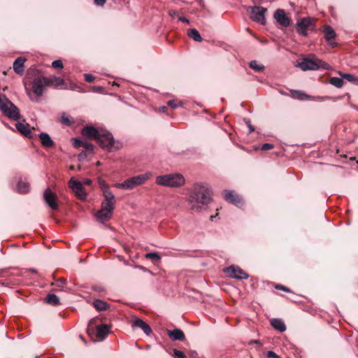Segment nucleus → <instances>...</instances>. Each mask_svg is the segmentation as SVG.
<instances>
[{"label": "nucleus", "mask_w": 358, "mask_h": 358, "mask_svg": "<svg viewBox=\"0 0 358 358\" xmlns=\"http://www.w3.org/2000/svg\"><path fill=\"white\" fill-rule=\"evenodd\" d=\"M187 202L189 209L199 213L207 208L211 201V192L207 185L198 183L191 189Z\"/></svg>", "instance_id": "f257e3e1"}, {"label": "nucleus", "mask_w": 358, "mask_h": 358, "mask_svg": "<svg viewBox=\"0 0 358 358\" xmlns=\"http://www.w3.org/2000/svg\"><path fill=\"white\" fill-rule=\"evenodd\" d=\"M101 208L96 213V218L101 222L110 219L115 207V196L112 192H106Z\"/></svg>", "instance_id": "f03ea898"}, {"label": "nucleus", "mask_w": 358, "mask_h": 358, "mask_svg": "<svg viewBox=\"0 0 358 358\" xmlns=\"http://www.w3.org/2000/svg\"><path fill=\"white\" fill-rule=\"evenodd\" d=\"M295 66L299 67L303 71L329 69V65L327 63L316 58L313 55H310L307 58H303L301 60H298Z\"/></svg>", "instance_id": "7ed1b4c3"}, {"label": "nucleus", "mask_w": 358, "mask_h": 358, "mask_svg": "<svg viewBox=\"0 0 358 358\" xmlns=\"http://www.w3.org/2000/svg\"><path fill=\"white\" fill-rule=\"evenodd\" d=\"M156 183L162 186L178 187L185 183V180L182 175L172 173L157 176Z\"/></svg>", "instance_id": "20e7f679"}, {"label": "nucleus", "mask_w": 358, "mask_h": 358, "mask_svg": "<svg viewBox=\"0 0 358 358\" xmlns=\"http://www.w3.org/2000/svg\"><path fill=\"white\" fill-rule=\"evenodd\" d=\"M0 110L10 119L17 120L20 119V112L15 106L5 95H0Z\"/></svg>", "instance_id": "39448f33"}, {"label": "nucleus", "mask_w": 358, "mask_h": 358, "mask_svg": "<svg viewBox=\"0 0 358 358\" xmlns=\"http://www.w3.org/2000/svg\"><path fill=\"white\" fill-rule=\"evenodd\" d=\"M150 176V174L148 173L138 175L127 179L122 183H115L114 186L119 189H132L135 187L145 183Z\"/></svg>", "instance_id": "423d86ee"}, {"label": "nucleus", "mask_w": 358, "mask_h": 358, "mask_svg": "<svg viewBox=\"0 0 358 358\" xmlns=\"http://www.w3.org/2000/svg\"><path fill=\"white\" fill-rule=\"evenodd\" d=\"M47 86H48L47 77L35 78L32 82V92L37 97L41 96Z\"/></svg>", "instance_id": "0eeeda50"}, {"label": "nucleus", "mask_w": 358, "mask_h": 358, "mask_svg": "<svg viewBox=\"0 0 358 358\" xmlns=\"http://www.w3.org/2000/svg\"><path fill=\"white\" fill-rule=\"evenodd\" d=\"M97 141L101 147L107 148L110 151H112L115 147L114 138L110 133L101 130Z\"/></svg>", "instance_id": "6e6552de"}, {"label": "nucleus", "mask_w": 358, "mask_h": 358, "mask_svg": "<svg viewBox=\"0 0 358 358\" xmlns=\"http://www.w3.org/2000/svg\"><path fill=\"white\" fill-rule=\"evenodd\" d=\"M69 187L71 189L75 195L80 200H85L87 194L83 187V184L73 178L69 182Z\"/></svg>", "instance_id": "1a4fd4ad"}, {"label": "nucleus", "mask_w": 358, "mask_h": 358, "mask_svg": "<svg viewBox=\"0 0 358 358\" xmlns=\"http://www.w3.org/2000/svg\"><path fill=\"white\" fill-rule=\"evenodd\" d=\"M224 273L232 278L236 279H246L248 275L239 267L235 266H230L224 269Z\"/></svg>", "instance_id": "9d476101"}, {"label": "nucleus", "mask_w": 358, "mask_h": 358, "mask_svg": "<svg viewBox=\"0 0 358 358\" xmlns=\"http://www.w3.org/2000/svg\"><path fill=\"white\" fill-rule=\"evenodd\" d=\"M267 9L261 6H254L252 8L250 17L252 20L260 23L266 24L265 13Z\"/></svg>", "instance_id": "9b49d317"}, {"label": "nucleus", "mask_w": 358, "mask_h": 358, "mask_svg": "<svg viewBox=\"0 0 358 358\" xmlns=\"http://www.w3.org/2000/svg\"><path fill=\"white\" fill-rule=\"evenodd\" d=\"M57 198V195L49 188L46 189L43 192V199L45 203L52 210L58 208Z\"/></svg>", "instance_id": "f8f14e48"}, {"label": "nucleus", "mask_w": 358, "mask_h": 358, "mask_svg": "<svg viewBox=\"0 0 358 358\" xmlns=\"http://www.w3.org/2000/svg\"><path fill=\"white\" fill-rule=\"evenodd\" d=\"M224 199L236 206L243 204L242 199L232 190H224L222 193Z\"/></svg>", "instance_id": "ddd939ff"}, {"label": "nucleus", "mask_w": 358, "mask_h": 358, "mask_svg": "<svg viewBox=\"0 0 358 358\" xmlns=\"http://www.w3.org/2000/svg\"><path fill=\"white\" fill-rule=\"evenodd\" d=\"M274 18L275 20L283 27H288L290 24V19L287 16L283 9H278L275 11Z\"/></svg>", "instance_id": "4468645a"}, {"label": "nucleus", "mask_w": 358, "mask_h": 358, "mask_svg": "<svg viewBox=\"0 0 358 358\" xmlns=\"http://www.w3.org/2000/svg\"><path fill=\"white\" fill-rule=\"evenodd\" d=\"M312 20L310 17H305L296 23V30L302 36L307 35V29L310 26Z\"/></svg>", "instance_id": "2eb2a0df"}, {"label": "nucleus", "mask_w": 358, "mask_h": 358, "mask_svg": "<svg viewBox=\"0 0 358 358\" xmlns=\"http://www.w3.org/2000/svg\"><path fill=\"white\" fill-rule=\"evenodd\" d=\"M132 329L140 328L147 336L152 334L150 327L140 318H136L131 323Z\"/></svg>", "instance_id": "dca6fc26"}, {"label": "nucleus", "mask_w": 358, "mask_h": 358, "mask_svg": "<svg viewBox=\"0 0 358 358\" xmlns=\"http://www.w3.org/2000/svg\"><path fill=\"white\" fill-rule=\"evenodd\" d=\"M324 38L328 44L331 47H335L337 43L334 41L336 37V32L330 26H325L324 28Z\"/></svg>", "instance_id": "f3484780"}, {"label": "nucleus", "mask_w": 358, "mask_h": 358, "mask_svg": "<svg viewBox=\"0 0 358 358\" xmlns=\"http://www.w3.org/2000/svg\"><path fill=\"white\" fill-rule=\"evenodd\" d=\"M100 132L101 131L94 128V127L86 126L83 129L81 134L83 136L87 138L97 140V138L99 136Z\"/></svg>", "instance_id": "a211bd4d"}, {"label": "nucleus", "mask_w": 358, "mask_h": 358, "mask_svg": "<svg viewBox=\"0 0 358 358\" xmlns=\"http://www.w3.org/2000/svg\"><path fill=\"white\" fill-rule=\"evenodd\" d=\"M17 130L22 134L23 136L31 138L32 134L29 128V124L25 122H17L15 124Z\"/></svg>", "instance_id": "6ab92c4d"}, {"label": "nucleus", "mask_w": 358, "mask_h": 358, "mask_svg": "<svg viewBox=\"0 0 358 358\" xmlns=\"http://www.w3.org/2000/svg\"><path fill=\"white\" fill-rule=\"evenodd\" d=\"M167 334L173 341H182L185 339L184 332L178 328H176L173 330H167Z\"/></svg>", "instance_id": "aec40b11"}, {"label": "nucleus", "mask_w": 358, "mask_h": 358, "mask_svg": "<svg viewBox=\"0 0 358 358\" xmlns=\"http://www.w3.org/2000/svg\"><path fill=\"white\" fill-rule=\"evenodd\" d=\"M26 59L23 57H17L13 62V67L14 71L18 74L22 75L24 72V64Z\"/></svg>", "instance_id": "412c9836"}, {"label": "nucleus", "mask_w": 358, "mask_h": 358, "mask_svg": "<svg viewBox=\"0 0 358 358\" xmlns=\"http://www.w3.org/2000/svg\"><path fill=\"white\" fill-rule=\"evenodd\" d=\"M17 275H21L24 278H36L38 276V271L35 268L22 269L17 271L15 273Z\"/></svg>", "instance_id": "4be33fe9"}, {"label": "nucleus", "mask_w": 358, "mask_h": 358, "mask_svg": "<svg viewBox=\"0 0 358 358\" xmlns=\"http://www.w3.org/2000/svg\"><path fill=\"white\" fill-rule=\"evenodd\" d=\"M72 141L73 146L76 148L83 147L90 152H92L94 150V145L86 141H82L78 138H72Z\"/></svg>", "instance_id": "5701e85b"}, {"label": "nucleus", "mask_w": 358, "mask_h": 358, "mask_svg": "<svg viewBox=\"0 0 358 358\" xmlns=\"http://www.w3.org/2000/svg\"><path fill=\"white\" fill-rule=\"evenodd\" d=\"M109 333V326L107 324H101L96 328V337L101 340L105 339Z\"/></svg>", "instance_id": "b1692460"}, {"label": "nucleus", "mask_w": 358, "mask_h": 358, "mask_svg": "<svg viewBox=\"0 0 358 358\" xmlns=\"http://www.w3.org/2000/svg\"><path fill=\"white\" fill-rule=\"evenodd\" d=\"M42 145L46 148L54 145V141L47 133L42 132L38 135Z\"/></svg>", "instance_id": "393cba45"}, {"label": "nucleus", "mask_w": 358, "mask_h": 358, "mask_svg": "<svg viewBox=\"0 0 358 358\" xmlns=\"http://www.w3.org/2000/svg\"><path fill=\"white\" fill-rule=\"evenodd\" d=\"M271 326L280 332H284L286 330V326L284 322L278 318H273L271 320Z\"/></svg>", "instance_id": "a878e982"}, {"label": "nucleus", "mask_w": 358, "mask_h": 358, "mask_svg": "<svg viewBox=\"0 0 358 358\" xmlns=\"http://www.w3.org/2000/svg\"><path fill=\"white\" fill-rule=\"evenodd\" d=\"M44 301L51 306H57L60 304L59 297L54 294H48L44 299Z\"/></svg>", "instance_id": "bb28decb"}, {"label": "nucleus", "mask_w": 358, "mask_h": 358, "mask_svg": "<svg viewBox=\"0 0 358 358\" xmlns=\"http://www.w3.org/2000/svg\"><path fill=\"white\" fill-rule=\"evenodd\" d=\"M64 84V80L59 77L51 76V77L48 78V86L58 87V86L62 85Z\"/></svg>", "instance_id": "cd10ccee"}, {"label": "nucleus", "mask_w": 358, "mask_h": 358, "mask_svg": "<svg viewBox=\"0 0 358 358\" xmlns=\"http://www.w3.org/2000/svg\"><path fill=\"white\" fill-rule=\"evenodd\" d=\"M94 307L99 311L105 310L108 308V304L102 300L96 299L93 302Z\"/></svg>", "instance_id": "c85d7f7f"}, {"label": "nucleus", "mask_w": 358, "mask_h": 358, "mask_svg": "<svg viewBox=\"0 0 358 358\" xmlns=\"http://www.w3.org/2000/svg\"><path fill=\"white\" fill-rule=\"evenodd\" d=\"M187 35L189 37H190L196 42H201L203 40L199 32L196 29H189V31L187 32Z\"/></svg>", "instance_id": "c756f323"}, {"label": "nucleus", "mask_w": 358, "mask_h": 358, "mask_svg": "<svg viewBox=\"0 0 358 358\" xmlns=\"http://www.w3.org/2000/svg\"><path fill=\"white\" fill-rule=\"evenodd\" d=\"M338 73L341 76V77H342V78L346 79L350 83H353L358 85V77H356L354 75L350 73H343L341 71H339Z\"/></svg>", "instance_id": "7c9ffc66"}, {"label": "nucleus", "mask_w": 358, "mask_h": 358, "mask_svg": "<svg viewBox=\"0 0 358 358\" xmlns=\"http://www.w3.org/2000/svg\"><path fill=\"white\" fill-rule=\"evenodd\" d=\"M288 295H282V296L285 297L287 299L294 302V303H299L301 302V296L296 294L295 292H287Z\"/></svg>", "instance_id": "2f4dec72"}, {"label": "nucleus", "mask_w": 358, "mask_h": 358, "mask_svg": "<svg viewBox=\"0 0 358 358\" xmlns=\"http://www.w3.org/2000/svg\"><path fill=\"white\" fill-rule=\"evenodd\" d=\"M329 83L331 85H332L338 88H341L343 85V80L342 77L341 78L332 77V78H331Z\"/></svg>", "instance_id": "473e14b6"}, {"label": "nucleus", "mask_w": 358, "mask_h": 358, "mask_svg": "<svg viewBox=\"0 0 358 358\" xmlns=\"http://www.w3.org/2000/svg\"><path fill=\"white\" fill-rule=\"evenodd\" d=\"M29 190V185L25 182H19L17 184V192L20 193H27Z\"/></svg>", "instance_id": "72a5a7b5"}, {"label": "nucleus", "mask_w": 358, "mask_h": 358, "mask_svg": "<svg viewBox=\"0 0 358 358\" xmlns=\"http://www.w3.org/2000/svg\"><path fill=\"white\" fill-rule=\"evenodd\" d=\"M249 66L257 72L262 71L264 69V66L259 64L257 61H251L249 63Z\"/></svg>", "instance_id": "f704fd0d"}, {"label": "nucleus", "mask_w": 358, "mask_h": 358, "mask_svg": "<svg viewBox=\"0 0 358 358\" xmlns=\"http://www.w3.org/2000/svg\"><path fill=\"white\" fill-rule=\"evenodd\" d=\"M99 184L100 187L103 192V195H105L106 192H111L109 189L108 185L106 184V182L104 180H99Z\"/></svg>", "instance_id": "c9c22d12"}, {"label": "nucleus", "mask_w": 358, "mask_h": 358, "mask_svg": "<svg viewBox=\"0 0 358 358\" xmlns=\"http://www.w3.org/2000/svg\"><path fill=\"white\" fill-rule=\"evenodd\" d=\"M145 258L149 259L159 260L161 259L159 255L157 252H150L145 255Z\"/></svg>", "instance_id": "e433bc0d"}, {"label": "nucleus", "mask_w": 358, "mask_h": 358, "mask_svg": "<svg viewBox=\"0 0 358 358\" xmlns=\"http://www.w3.org/2000/svg\"><path fill=\"white\" fill-rule=\"evenodd\" d=\"M173 352V356L174 357V358H187L185 353L180 350L174 349Z\"/></svg>", "instance_id": "4c0bfd02"}, {"label": "nucleus", "mask_w": 358, "mask_h": 358, "mask_svg": "<svg viewBox=\"0 0 358 358\" xmlns=\"http://www.w3.org/2000/svg\"><path fill=\"white\" fill-rule=\"evenodd\" d=\"M52 66L55 68V69H63V64H62V60L60 59H57V60H55L52 62Z\"/></svg>", "instance_id": "58836bf2"}, {"label": "nucleus", "mask_w": 358, "mask_h": 358, "mask_svg": "<svg viewBox=\"0 0 358 358\" xmlns=\"http://www.w3.org/2000/svg\"><path fill=\"white\" fill-rule=\"evenodd\" d=\"M61 122L66 125H69L71 123L69 117L65 114H63L61 116Z\"/></svg>", "instance_id": "ea45409f"}, {"label": "nucleus", "mask_w": 358, "mask_h": 358, "mask_svg": "<svg viewBox=\"0 0 358 358\" xmlns=\"http://www.w3.org/2000/svg\"><path fill=\"white\" fill-rule=\"evenodd\" d=\"M330 99H335V98H332V97L327 96H318L315 98V100L318 101H324L330 100Z\"/></svg>", "instance_id": "a19ab883"}, {"label": "nucleus", "mask_w": 358, "mask_h": 358, "mask_svg": "<svg viewBox=\"0 0 358 358\" xmlns=\"http://www.w3.org/2000/svg\"><path fill=\"white\" fill-rule=\"evenodd\" d=\"M266 356L268 358H280L279 355H278L275 352L271 350L266 352Z\"/></svg>", "instance_id": "79ce46f5"}, {"label": "nucleus", "mask_w": 358, "mask_h": 358, "mask_svg": "<svg viewBox=\"0 0 358 358\" xmlns=\"http://www.w3.org/2000/svg\"><path fill=\"white\" fill-rule=\"evenodd\" d=\"M273 148V145L271 144V143H264L262 146V150H271Z\"/></svg>", "instance_id": "37998d69"}, {"label": "nucleus", "mask_w": 358, "mask_h": 358, "mask_svg": "<svg viewBox=\"0 0 358 358\" xmlns=\"http://www.w3.org/2000/svg\"><path fill=\"white\" fill-rule=\"evenodd\" d=\"M85 79L87 82L91 83L94 80V77L90 73H85Z\"/></svg>", "instance_id": "c03bdc74"}, {"label": "nucleus", "mask_w": 358, "mask_h": 358, "mask_svg": "<svg viewBox=\"0 0 358 358\" xmlns=\"http://www.w3.org/2000/svg\"><path fill=\"white\" fill-rule=\"evenodd\" d=\"M167 104L172 108H178V105L176 103L175 100H170L167 102Z\"/></svg>", "instance_id": "a18cd8bd"}, {"label": "nucleus", "mask_w": 358, "mask_h": 358, "mask_svg": "<svg viewBox=\"0 0 358 358\" xmlns=\"http://www.w3.org/2000/svg\"><path fill=\"white\" fill-rule=\"evenodd\" d=\"M66 282V279L64 278H60L59 280H58L56 282H55V285H57V286L60 287H63V285L65 284Z\"/></svg>", "instance_id": "49530a36"}, {"label": "nucleus", "mask_w": 358, "mask_h": 358, "mask_svg": "<svg viewBox=\"0 0 358 358\" xmlns=\"http://www.w3.org/2000/svg\"><path fill=\"white\" fill-rule=\"evenodd\" d=\"M274 288L277 289H280L282 291H285V292H287V291H290L288 288L282 286V285H276L274 286Z\"/></svg>", "instance_id": "de8ad7c7"}, {"label": "nucleus", "mask_w": 358, "mask_h": 358, "mask_svg": "<svg viewBox=\"0 0 358 358\" xmlns=\"http://www.w3.org/2000/svg\"><path fill=\"white\" fill-rule=\"evenodd\" d=\"M94 3L97 6H103L106 3V0H94Z\"/></svg>", "instance_id": "09e8293b"}, {"label": "nucleus", "mask_w": 358, "mask_h": 358, "mask_svg": "<svg viewBox=\"0 0 358 358\" xmlns=\"http://www.w3.org/2000/svg\"><path fill=\"white\" fill-rule=\"evenodd\" d=\"M247 125H248V127L249 128V133L250 134L255 131V127L250 124L249 120L247 121Z\"/></svg>", "instance_id": "8fccbe9b"}, {"label": "nucleus", "mask_w": 358, "mask_h": 358, "mask_svg": "<svg viewBox=\"0 0 358 358\" xmlns=\"http://www.w3.org/2000/svg\"><path fill=\"white\" fill-rule=\"evenodd\" d=\"M178 20L179 21H181V22H183L185 23H187V24H189V21L187 18H186L185 17H180L178 18Z\"/></svg>", "instance_id": "3c124183"}, {"label": "nucleus", "mask_w": 358, "mask_h": 358, "mask_svg": "<svg viewBox=\"0 0 358 358\" xmlns=\"http://www.w3.org/2000/svg\"><path fill=\"white\" fill-rule=\"evenodd\" d=\"M86 157V152H81L79 155H78V158L80 160H82L84 159V157Z\"/></svg>", "instance_id": "603ef678"}, {"label": "nucleus", "mask_w": 358, "mask_h": 358, "mask_svg": "<svg viewBox=\"0 0 358 358\" xmlns=\"http://www.w3.org/2000/svg\"><path fill=\"white\" fill-rule=\"evenodd\" d=\"M169 14L171 17H174L177 14V11L171 10L169 11Z\"/></svg>", "instance_id": "864d4df0"}, {"label": "nucleus", "mask_w": 358, "mask_h": 358, "mask_svg": "<svg viewBox=\"0 0 358 358\" xmlns=\"http://www.w3.org/2000/svg\"><path fill=\"white\" fill-rule=\"evenodd\" d=\"M92 183V181L89 179H87L84 181V184L87 185H90Z\"/></svg>", "instance_id": "5fc2aeb1"}, {"label": "nucleus", "mask_w": 358, "mask_h": 358, "mask_svg": "<svg viewBox=\"0 0 358 358\" xmlns=\"http://www.w3.org/2000/svg\"><path fill=\"white\" fill-rule=\"evenodd\" d=\"M191 355H192V357H196L197 356V353H196V351H192V352H191Z\"/></svg>", "instance_id": "6e6d98bb"}, {"label": "nucleus", "mask_w": 358, "mask_h": 358, "mask_svg": "<svg viewBox=\"0 0 358 358\" xmlns=\"http://www.w3.org/2000/svg\"><path fill=\"white\" fill-rule=\"evenodd\" d=\"M166 110V106H162V107H160V110L162 112H165Z\"/></svg>", "instance_id": "4d7b16f0"}, {"label": "nucleus", "mask_w": 358, "mask_h": 358, "mask_svg": "<svg viewBox=\"0 0 358 358\" xmlns=\"http://www.w3.org/2000/svg\"><path fill=\"white\" fill-rule=\"evenodd\" d=\"M250 343H260L259 341L258 340H254L250 342Z\"/></svg>", "instance_id": "13d9d810"}, {"label": "nucleus", "mask_w": 358, "mask_h": 358, "mask_svg": "<svg viewBox=\"0 0 358 358\" xmlns=\"http://www.w3.org/2000/svg\"><path fill=\"white\" fill-rule=\"evenodd\" d=\"M31 101H34V99H32V98H31ZM35 101H37L38 100H37V99H35Z\"/></svg>", "instance_id": "bf43d9fd"}, {"label": "nucleus", "mask_w": 358, "mask_h": 358, "mask_svg": "<svg viewBox=\"0 0 358 358\" xmlns=\"http://www.w3.org/2000/svg\"><path fill=\"white\" fill-rule=\"evenodd\" d=\"M70 169L73 170L74 169L73 166H71Z\"/></svg>", "instance_id": "052dcab7"}, {"label": "nucleus", "mask_w": 358, "mask_h": 358, "mask_svg": "<svg viewBox=\"0 0 358 358\" xmlns=\"http://www.w3.org/2000/svg\"><path fill=\"white\" fill-rule=\"evenodd\" d=\"M288 358H289V357H288Z\"/></svg>", "instance_id": "680f3d73"}]
</instances>
